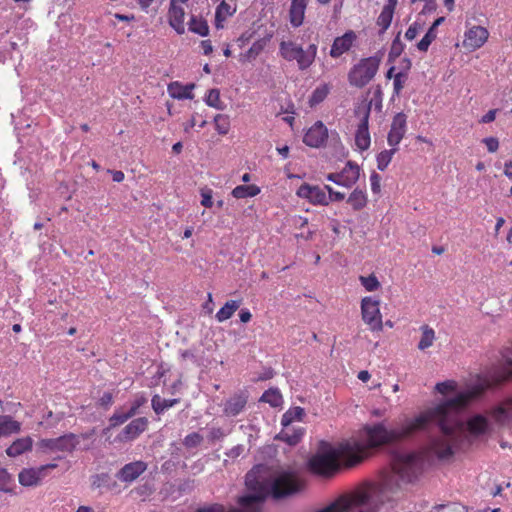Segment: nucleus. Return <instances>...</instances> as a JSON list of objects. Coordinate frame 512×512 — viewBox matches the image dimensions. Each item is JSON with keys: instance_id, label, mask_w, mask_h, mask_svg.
<instances>
[{"instance_id": "2f4dec72", "label": "nucleus", "mask_w": 512, "mask_h": 512, "mask_svg": "<svg viewBox=\"0 0 512 512\" xmlns=\"http://www.w3.org/2000/svg\"><path fill=\"white\" fill-rule=\"evenodd\" d=\"M235 12V9H233L228 3L225 1H222L220 5L217 7L215 20H216V27L222 28V22L226 20L228 16H231Z\"/></svg>"}, {"instance_id": "dca6fc26", "label": "nucleus", "mask_w": 512, "mask_h": 512, "mask_svg": "<svg viewBox=\"0 0 512 512\" xmlns=\"http://www.w3.org/2000/svg\"><path fill=\"white\" fill-rule=\"evenodd\" d=\"M356 40V34L354 31H347L344 35L335 38L333 45L330 50V55L333 58H337L347 52Z\"/></svg>"}, {"instance_id": "ea45409f", "label": "nucleus", "mask_w": 512, "mask_h": 512, "mask_svg": "<svg viewBox=\"0 0 512 512\" xmlns=\"http://www.w3.org/2000/svg\"><path fill=\"white\" fill-rule=\"evenodd\" d=\"M394 12L388 8H383L380 13L377 24L382 27V32L386 31L392 22Z\"/></svg>"}, {"instance_id": "f8f14e48", "label": "nucleus", "mask_w": 512, "mask_h": 512, "mask_svg": "<svg viewBox=\"0 0 512 512\" xmlns=\"http://www.w3.org/2000/svg\"><path fill=\"white\" fill-rule=\"evenodd\" d=\"M328 137V130L321 121H317L305 134L303 142L313 148L322 146Z\"/></svg>"}, {"instance_id": "8fccbe9b", "label": "nucleus", "mask_w": 512, "mask_h": 512, "mask_svg": "<svg viewBox=\"0 0 512 512\" xmlns=\"http://www.w3.org/2000/svg\"><path fill=\"white\" fill-rule=\"evenodd\" d=\"M131 417H133V416L130 415L129 411L127 413H115L110 418L111 426L114 427L119 424H122V423L126 422Z\"/></svg>"}, {"instance_id": "13d9d810", "label": "nucleus", "mask_w": 512, "mask_h": 512, "mask_svg": "<svg viewBox=\"0 0 512 512\" xmlns=\"http://www.w3.org/2000/svg\"><path fill=\"white\" fill-rule=\"evenodd\" d=\"M402 77H405L404 72H399L394 76V93L397 95L400 93V91L403 88V82L401 80Z\"/></svg>"}, {"instance_id": "603ef678", "label": "nucleus", "mask_w": 512, "mask_h": 512, "mask_svg": "<svg viewBox=\"0 0 512 512\" xmlns=\"http://www.w3.org/2000/svg\"><path fill=\"white\" fill-rule=\"evenodd\" d=\"M202 437L198 433H192L185 437L184 445L187 447H195L200 444Z\"/></svg>"}, {"instance_id": "f257e3e1", "label": "nucleus", "mask_w": 512, "mask_h": 512, "mask_svg": "<svg viewBox=\"0 0 512 512\" xmlns=\"http://www.w3.org/2000/svg\"><path fill=\"white\" fill-rule=\"evenodd\" d=\"M503 382L492 379L489 370L486 378L478 379L465 392H460L446 399L415 419L408 421L400 428L387 430L383 424L367 427L368 444L370 447H377L400 441L410 437L416 431L424 429L429 422H434L439 425L440 432L430 439L427 445V453L440 460L449 459L468 441V434L478 436L485 433L487 429V421L484 417L475 416L470 419L466 426L459 418V412L470 400L480 397L487 388Z\"/></svg>"}, {"instance_id": "6e6d98bb", "label": "nucleus", "mask_w": 512, "mask_h": 512, "mask_svg": "<svg viewBox=\"0 0 512 512\" xmlns=\"http://www.w3.org/2000/svg\"><path fill=\"white\" fill-rule=\"evenodd\" d=\"M325 189L328 191L329 195L328 201H341L344 199L345 195L341 192L334 191L330 186L326 185Z\"/></svg>"}, {"instance_id": "e433bc0d", "label": "nucleus", "mask_w": 512, "mask_h": 512, "mask_svg": "<svg viewBox=\"0 0 512 512\" xmlns=\"http://www.w3.org/2000/svg\"><path fill=\"white\" fill-rule=\"evenodd\" d=\"M261 401L269 403L273 407H277L282 402V396L276 389H269L260 398Z\"/></svg>"}, {"instance_id": "a18cd8bd", "label": "nucleus", "mask_w": 512, "mask_h": 512, "mask_svg": "<svg viewBox=\"0 0 512 512\" xmlns=\"http://www.w3.org/2000/svg\"><path fill=\"white\" fill-rule=\"evenodd\" d=\"M37 448L42 453H45V454H48V453H51V452H56L57 451V449H56V438L41 439L37 443Z\"/></svg>"}, {"instance_id": "69168bd1", "label": "nucleus", "mask_w": 512, "mask_h": 512, "mask_svg": "<svg viewBox=\"0 0 512 512\" xmlns=\"http://www.w3.org/2000/svg\"><path fill=\"white\" fill-rule=\"evenodd\" d=\"M201 47L203 49V53L205 55H209L213 51L212 44L209 40H204L201 42Z\"/></svg>"}, {"instance_id": "0eeeda50", "label": "nucleus", "mask_w": 512, "mask_h": 512, "mask_svg": "<svg viewBox=\"0 0 512 512\" xmlns=\"http://www.w3.org/2000/svg\"><path fill=\"white\" fill-rule=\"evenodd\" d=\"M95 435V429H92L88 432L81 433V434H74V433H67L60 437L56 438V449L60 452H67L72 453L74 450L77 449V447L80 445L81 440L83 442H87L89 440L90 443H84L80 449L82 450H89L92 448L94 437Z\"/></svg>"}, {"instance_id": "a211bd4d", "label": "nucleus", "mask_w": 512, "mask_h": 512, "mask_svg": "<svg viewBox=\"0 0 512 512\" xmlns=\"http://www.w3.org/2000/svg\"><path fill=\"white\" fill-rule=\"evenodd\" d=\"M370 106H371V103L367 107L365 115H364L363 119L361 120V123L358 126L356 136H355L356 145L362 151L367 150L370 146V135H369V131H368V119H369V113H370Z\"/></svg>"}, {"instance_id": "864d4df0", "label": "nucleus", "mask_w": 512, "mask_h": 512, "mask_svg": "<svg viewBox=\"0 0 512 512\" xmlns=\"http://www.w3.org/2000/svg\"><path fill=\"white\" fill-rule=\"evenodd\" d=\"M147 401V399L140 395V396H137L136 399L134 400L131 408L129 409V413L130 415L134 416L136 413H137V410L143 405L145 404Z\"/></svg>"}, {"instance_id": "79ce46f5", "label": "nucleus", "mask_w": 512, "mask_h": 512, "mask_svg": "<svg viewBox=\"0 0 512 512\" xmlns=\"http://www.w3.org/2000/svg\"><path fill=\"white\" fill-rule=\"evenodd\" d=\"M328 94V88L326 86L318 87L312 93V96L309 99L310 106L317 105L321 103Z\"/></svg>"}, {"instance_id": "3c124183", "label": "nucleus", "mask_w": 512, "mask_h": 512, "mask_svg": "<svg viewBox=\"0 0 512 512\" xmlns=\"http://www.w3.org/2000/svg\"><path fill=\"white\" fill-rule=\"evenodd\" d=\"M200 192L202 197L201 204L206 208L212 207V190L209 188H202Z\"/></svg>"}, {"instance_id": "0e129e2a", "label": "nucleus", "mask_w": 512, "mask_h": 512, "mask_svg": "<svg viewBox=\"0 0 512 512\" xmlns=\"http://www.w3.org/2000/svg\"><path fill=\"white\" fill-rule=\"evenodd\" d=\"M496 113H497V110L496 109H492V110H489L481 119V122L482 123H490L492 121L495 120V117H496Z\"/></svg>"}, {"instance_id": "bf43d9fd", "label": "nucleus", "mask_w": 512, "mask_h": 512, "mask_svg": "<svg viewBox=\"0 0 512 512\" xmlns=\"http://www.w3.org/2000/svg\"><path fill=\"white\" fill-rule=\"evenodd\" d=\"M484 143L486 144L488 151L491 153L496 152L499 147V142L494 137L485 138Z\"/></svg>"}, {"instance_id": "9b49d317", "label": "nucleus", "mask_w": 512, "mask_h": 512, "mask_svg": "<svg viewBox=\"0 0 512 512\" xmlns=\"http://www.w3.org/2000/svg\"><path fill=\"white\" fill-rule=\"evenodd\" d=\"M488 36L489 32L486 28L482 26H473L465 33L463 46L469 51H474L484 45Z\"/></svg>"}, {"instance_id": "39448f33", "label": "nucleus", "mask_w": 512, "mask_h": 512, "mask_svg": "<svg viewBox=\"0 0 512 512\" xmlns=\"http://www.w3.org/2000/svg\"><path fill=\"white\" fill-rule=\"evenodd\" d=\"M280 55L287 61H297L301 70L308 68L314 61L317 47L311 44L307 50H303L292 41H282L279 46Z\"/></svg>"}, {"instance_id": "680f3d73", "label": "nucleus", "mask_w": 512, "mask_h": 512, "mask_svg": "<svg viewBox=\"0 0 512 512\" xmlns=\"http://www.w3.org/2000/svg\"><path fill=\"white\" fill-rule=\"evenodd\" d=\"M510 399H512V396H511V397H509V398H507L505 401H503V403H502L500 406H498V407L494 410V412H493V417H494V419L496 420V422H498V423H500V424H505L506 422H508V421H511V420H512V416H509V417H507L505 420H501V421H500V420L497 418V415H496V414H497V411H498L499 409H501L502 407H504V406H505V404H506V402H507L508 400H510Z\"/></svg>"}, {"instance_id": "09e8293b", "label": "nucleus", "mask_w": 512, "mask_h": 512, "mask_svg": "<svg viewBox=\"0 0 512 512\" xmlns=\"http://www.w3.org/2000/svg\"><path fill=\"white\" fill-rule=\"evenodd\" d=\"M496 415L500 421L512 416V398L506 402L504 407L497 411Z\"/></svg>"}, {"instance_id": "c85d7f7f", "label": "nucleus", "mask_w": 512, "mask_h": 512, "mask_svg": "<svg viewBox=\"0 0 512 512\" xmlns=\"http://www.w3.org/2000/svg\"><path fill=\"white\" fill-rule=\"evenodd\" d=\"M152 408L156 414L163 413L166 409L174 406L179 402L178 399H165L159 395H154L152 398Z\"/></svg>"}, {"instance_id": "58836bf2", "label": "nucleus", "mask_w": 512, "mask_h": 512, "mask_svg": "<svg viewBox=\"0 0 512 512\" xmlns=\"http://www.w3.org/2000/svg\"><path fill=\"white\" fill-rule=\"evenodd\" d=\"M205 101L208 106L218 110H223L225 108L223 102L220 100V91L218 89L209 90Z\"/></svg>"}, {"instance_id": "cd10ccee", "label": "nucleus", "mask_w": 512, "mask_h": 512, "mask_svg": "<svg viewBox=\"0 0 512 512\" xmlns=\"http://www.w3.org/2000/svg\"><path fill=\"white\" fill-rule=\"evenodd\" d=\"M20 430V423L10 416H0V437L16 433Z\"/></svg>"}, {"instance_id": "4c0bfd02", "label": "nucleus", "mask_w": 512, "mask_h": 512, "mask_svg": "<svg viewBox=\"0 0 512 512\" xmlns=\"http://www.w3.org/2000/svg\"><path fill=\"white\" fill-rule=\"evenodd\" d=\"M269 38H262L253 43L251 48L246 52L245 56L248 60L255 59L265 48Z\"/></svg>"}, {"instance_id": "423d86ee", "label": "nucleus", "mask_w": 512, "mask_h": 512, "mask_svg": "<svg viewBox=\"0 0 512 512\" xmlns=\"http://www.w3.org/2000/svg\"><path fill=\"white\" fill-rule=\"evenodd\" d=\"M380 60L376 57L362 59L348 74L349 83L352 86L362 88L376 75Z\"/></svg>"}, {"instance_id": "5fc2aeb1", "label": "nucleus", "mask_w": 512, "mask_h": 512, "mask_svg": "<svg viewBox=\"0 0 512 512\" xmlns=\"http://www.w3.org/2000/svg\"><path fill=\"white\" fill-rule=\"evenodd\" d=\"M370 181H371L372 191L376 194L379 193L381 190V185H380L381 177L377 173L373 172L371 174Z\"/></svg>"}, {"instance_id": "6ab92c4d", "label": "nucleus", "mask_w": 512, "mask_h": 512, "mask_svg": "<svg viewBox=\"0 0 512 512\" xmlns=\"http://www.w3.org/2000/svg\"><path fill=\"white\" fill-rule=\"evenodd\" d=\"M148 425V420L145 417H140L130 422L119 435L121 441H130L142 433Z\"/></svg>"}, {"instance_id": "412c9836", "label": "nucleus", "mask_w": 512, "mask_h": 512, "mask_svg": "<svg viewBox=\"0 0 512 512\" xmlns=\"http://www.w3.org/2000/svg\"><path fill=\"white\" fill-rule=\"evenodd\" d=\"M360 167L352 161H348L345 167L340 172L341 186L350 188L359 179Z\"/></svg>"}, {"instance_id": "f03ea898", "label": "nucleus", "mask_w": 512, "mask_h": 512, "mask_svg": "<svg viewBox=\"0 0 512 512\" xmlns=\"http://www.w3.org/2000/svg\"><path fill=\"white\" fill-rule=\"evenodd\" d=\"M421 457L414 452H397L393 455L389 471L378 480L338 498L318 512H379L388 503L404 497V485L412 482L420 472Z\"/></svg>"}, {"instance_id": "1a4fd4ad", "label": "nucleus", "mask_w": 512, "mask_h": 512, "mask_svg": "<svg viewBox=\"0 0 512 512\" xmlns=\"http://www.w3.org/2000/svg\"><path fill=\"white\" fill-rule=\"evenodd\" d=\"M407 128V116L403 112L397 113L391 122L390 130L387 135V142L390 147L397 148L405 136Z\"/></svg>"}, {"instance_id": "bb28decb", "label": "nucleus", "mask_w": 512, "mask_h": 512, "mask_svg": "<svg viewBox=\"0 0 512 512\" xmlns=\"http://www.w3.org/2000/svg\"><path fill=\"white\" fill-rule=\"evenodd\" d=\"M242 303V300H229L225 305L217 312L216 319L219 322H224L232 317V315L238 310Z\"/></svg>"}, {"instance_id": "6e6552de", "label": "nucleus", "mask_w": 512, "mask_h": 512, "mask_svg": "<svg viewBox=\"0 0 512 512\" xmlns=\"http://www.w3.org/2000/svg\"><path fill=\"white\" fill-rule=\"evenodd\" d=\"M379 300L365 297L361 301V312L363 321L370 327L372 331H382L383 322L380 312Z\"/></svg>"}, {"instance_id": "e2e57ef3", "label": "nucleus", "mask_w": 512, "mask_h": 512, "mask_svg": "<svg viewBox=\"0 0 512 512\" xmlns=\"http://www.w3.org/2000/svg\"><path fill=\"white\" fill-rule=\"evenodd\" d=\"M113 401V396L110 392H105L99 400L101 406H109Z\"/></svg>"}, {"instance_id": "b1692460", "label": "nucleus", "mask_w": 512, "mask_h": 512, "mask_svg": "<svg viewBox=\"0 0 512 512\" xmlns=\"http://www.w3.org/2000/svg\"><path fill=\"white\" fill-rule=\"evenodd\" d=\"M194 87L195 84L182 86L178 82H173L168 85V93L172 98L175 99H192V89Z\"/></svg>"}, {"instance_id": "c756f323", "label": "nucleus", "mask_w": 512, "mask_h": 512, "mask_svg": "<svg viewBox=\"0 0 512 512\" xmlns=\"http://www.w3.org/2000/svg\"><path fill=\"white\" fill-rule=\"evenodd\" d=\"M422 336L418 343V349L423 351L429 347H431L435 340V332L428 325H423L421 327Z\"/></svg>"}, {"instance_id": "ddd939ff", "label": "nucleus", "mask_w": 512, "mask_h": 512, "mask_svg": "<svg viewBox=\"0 0 512 512\" xmlns=\"http://www.w3.org/2000/svg\"><path fill=\"white\" fill-rule=\"evenodd\" d=\"M184 17L185 10L182 4L177 0H171L168 12L169 24L178 34L185 32Z\"/></svg>"}, {"instance_id": "338daca9", "label": "nucleus", "mask_w": 512, "mask_h": 512, "mask_svg": "<svg viewBox=\"0 0 512 512\" xmlns=\"http://www.w3.org/2000/svg\"><path fill=\"white\" fill-rule=\"evenodd\" d=\"M251 317H252V315L248 310H241V312L239 314V318L242 323L249 322Z\"/></svg>"}, {"instance_id": "c9c22d12", "label": "nucleus", "mask_w": 512, "mask_h": 512, "mask_svg": "<svg viewBox=\"0 0 512 512\" xmlns=\"http://www.w3.org/2000/svg\"><path fill=\"white\" fill-rule=\"evenodd\" d=\"M188 25L190 31L197 33L201 36H206L209 32V28L205 20L197 19L196 17H191Z\"/></svg>"}, {"instance_id": "4be33fe9", "label": "nucleus", "mask_w": 512, "mask_h": 512, "mask_svg": "<svg viewBox=\"0 0 512 512\" xmlns=\"http://www.w3.org/2000/svg\"><path fill=\"white\" fill-rule=\"evenodd\" d=\"M44 474L38 468H25L18 475L19 483L25 487L37 486L40 484Z\"/></svg>"}, {"instance_id": "f3484780", "label": "nucleus", "mask_w": 512, "mask_h": 512, "mask_svg": "<svg viewBox=\"0 0 512 512\" xmlns=\"http://www.w3.org/2000/svg\"><path fill=\"white\" fill-rule=\"evenodd\" d=\"M147 468L143 461H136L126 464L118 473L117 477L123 482H132L137 479Z\"/></svg>"}, {"instance_id": "a19ab883", "label": "nucleus", "mask_w": 512, "mask_h": 512, "mask_svg": "<svg viewBox=\"0 0 512 512\" xmlns=\"http://www.w3.org/2000/svg\"><path fill=\"white\" fill-rule=\"evenodd\" d=\"M214 123H215L216 130L218 131L219 134L225 135L228 133V131H229L228 116L222 115V114H217L214 117Z\"/></svg>"}, {"instance_id": "7ed1b4c3", "label": "nucleus", "mask_w": 512, "mask_h": 512, "mask_svg": "<svg viewBox=\"0 0 512 512\" xmlns=\"http://www.w3.org/2000/svg\"><path fill=\"white\" fill-rule=\"evenodd\" d=\"M367 456V448L357 441H343L337 446L321 441L316 453L309 460L312 472L330 477L341 467H353Z\"/></svg>"}, {"instance_id": "20e7f679", "label": "nucleus", "mask_w": 512, "mask_h": 512, "mask_svg": "<svg viewBox=\"0 0 512 512\" xmlns=\"http://www.w3.org/2000/svg\"><path fill=\"white\" fill-rule=\"evenodd\" d=\"M245 484L247 493L238 500L240 509L232 508L229 512H259L262 504V465L255 466L247 473ZM197 512H225V508L213 505Z\"/></svg>"}, {"instance_id": "a878e982", "label": "nucleus", "mask_w": 512, "mask_h": 512, "mask_svg": "<svg viewBox=\"0 0 512 512\" xmlns=\"http://www.w3.org/2000/svg\"><path fill=\"white\" fill-rule=\"evenodd\" d=\"M32 439L30 437H24L14 441L6 450V453L10 457H16L21 455L25 451L31 449Z\"/></svg>"}, {"instance_id": "f704fd0d", "label": "nucleus", "mask_w": 512, "mask_h": 512, "mask_svg": "<svg viewBox=\"0 0 512 512\" xmlns=\"http://www.w3.org/2000/svg\"><path fill=\"white\" fill-rule=\"evenodd\" d=\"M304 414V409L301 407L291 408L283 415L281 423L284 427H286L296 419L301 420Z\"/></svg>"}, {"instance_id": "2eb2a0df", "label": "nucleus", "mask_w": 512, "mask_h": 512, "mask_svg": "<svg viewBox=\"0 0 512 512\" xmlns=\"http://www.w3.org/2000/svg\"><path fill=\"white\" fill-rule=\"evenodd\" d=\"M248 395L246 392H239L231 396L224 405V414L227 417L237 416L246 406Z\"/></svg>"}, {"instance_id": "49530a36", "label": "nucleus", "mask_w": 512, "mask_h": 512, "mask_svg": "<svg viewBox=\"0 0 512 512\" xmlns=\"http://www.w3.org/2000/svg\"><path fill=\"white\" fill-rule=\"evenodd\" d=\"M11 481V476L6 469L0 468V491L11 493L12 490L8 487Z\"/></svg>"}, {"instance_id": "5701e85b", "label": "nucleus", "mask_w": 512, "mask_h": 512, "mask_svg": "<svg viewBox=\"0 0 512 512\" xmlns=\"http://www.w3.org/2000/svg\"><path fill=\"white\" fill-rule=\"evenodd\" d=\"M480 309L487 316L498 318L504 311V304L499 297L492 296L481 303Z\"/></svg>"}, {"instance_id": "4468645a", "label": "nucleus", "mask_w": 512, "mask_h": 512, "mask_svg": "<svg viewBox=\"0 0 512 512\" xmlns=\"http://www.w3.org/2000/svg\"><path fill=\"white\" fill-rule=\"evenodd\" d=\"M297 195L302 198H307L313 204L328 205V197L323 189L318 186H310L303 184L299 187Z\"/></svg>"}, {"instance_id": "c03bdc74", "label": "nucleus", "mask_w": 512, "mask_h": 512, "mask_svg": "<svg viewBox=\"0 0 512 512\" xmlns=\"http://www.w3.org/2000/svg\"><path fill=\"white\" fill-rule=\"evenodd\" d=\"M361 284L365 287L367 291H375L380 287V282L376 278L375 275L371 274L369 276H360Z\"/></svg>"}, {"instance_id": "de8ad7c7", "label": "nucleus", "mask_w": 512, "mask_h": 512, "mask_svg": "<svg viewBox=\"0 0 512 512\" xmlns=\"http://www.w3.org/2000/svg\"><path fill=\"white\" fill-rule=\"evenodd\" d=\"M403 51V44L399 39V35L394 39L391 49L389 52V60H394L395 58L399 57Z\"/></svg>"}, {"instance_id": "72a5a7b5", "label": "nucleus", "mask_w": 512, "mask_h": 512, "mask_svg": "<svg viewBox=\"0 0 512 512\" xmlns=\"http://www.w3.org/2000/svg\"><path fill=\"white\" fill-rule=\"evenodd\" d=\"M397 151L398 148L391 147V149L383 150L377 155V167L380 171H384L387 168Z\"/></svg>"}, {"instance_id": "4d7b16f0", "label": "nucleus", "mask_w": 512, "mask_h": 512, "mask_svg": "<svg viewBox=\"0 0 512 512\" xmlns=\"http://www.w3.org/2000/svg\"><path fill=\"white\" fill-rule=\"evenodd\" d=\"M453 388L454 382L452 381L441 382L436 385V390L441 394H446L448 391L453 390Z\"/></svg>"}, {"instance_id": "473e14b6", "label": "nucleus", "mask_w": 512, "mask_h": 512, "mask_svg": "<svg viewBox=\"0 0 512 512\" xmlns=\"http://www.w3.org/2000/svg\"><path fill=\"white\" fill-rule=\"evenodd\" d=\"M260 192L259 188L255 185H239L232 191L235 198L253 197Z\"/></svg>"}, {"instance_id": "9d476101", "label": "nucleus", "mask_w": 512, "mask_h": 512, "mask_svg": "<svg viewBox=\"0 0 512 512\" xmlns=\"http://www.w3.org/2000/svg\"><path fill=\"white\" fill-rule=\"evenodd\" d=\"M490 376L496 381H508L512 378V350L503 352L501 361L490 368Z\"/></svg>"}, {"instance_id": "393cba45", "label": "nucleus", "mask_w": 512, "mask_h": 512, "mask_svg": "<svg viewBox=\"0 0 512 512\" xmlns=\"http://www.w3.org/2000/svg\"><path fill=\"white\" fill-rule=\"evenodd\" d=\"M445 18L444 17H439L437 18L434 23L432 24V26L429 28V30L427 31V33L425 34V36L420 40V42L417 44V48L420 50V51H427L430 44L432 43V41L434 39H436L437 37V33H436V28L442 24L444 22Z\"/></svg>"}, {"instance_id": "774afa93", "label": "nucleus", "mask_w": 512, "mask_h": 512, "mask_svg": "<svg viewBox=\"0 0 512 512\" xmlns=\"http://www.w3.org/2000/svg\"><path fill=\"white\" fill-rule=\"evenodd\" d=\"M327 179L329 181H332L338 185H341V178H340V172L339 173H330L327 176Z\"/></svg>"}, {"instance_id": "aec40b11", "label": "nucleus", "mask_w": 512, "mask_h": 512, "mask_svg": "<svg viewBox=\"0 0 512 512\" xmlns=\"http://www.w3.org/2000/svg\"><path fill=\"white\" fill-rule=\"evenodd\" d=\"M309 0H292L289 10V19L293 27L302 25L305 17V10Z\"/></svg>"}, {"instance_id": "37998d69", "label": "nucleus", "mask_w": 512, "mask_h": 512, "mask_svg": "<svg viewBox=\"0 0 512 512\" xmlns=\"http://www.w3.org/2000/svg\"><path fill=\"white\" fill-rule=\"evenodd\" d=\"M302 437L301 431H293L292 433H289L287 431H282L278 438L285 441L289 445H296Z\"/></svg>"}, {"instance_id": "052dcab7", "label": "nucleus", "mask_w": 512, "mask_h": 512, "mask_svg": "<svg viewBox=\"0 0 512 512\" xmlns=\"http://www.w3.org/2000/svg\"><path fill=\"white\" fill-rule=\"evenodd\" d=\"M421 28V26L418 24V23H414L412 24L406 31L405 33V37L406 39L408 40H413L417 33H418V30Z\"/></svg>"}, {"instance_id": "7c9ffc66", "label": "nucleus", "mask_w": 512, "mask_h": 512, "mask_svg": "<svg viewBox=\"0 0 512 512\" xmlns=\"http://www.w3.org/2000/svg\"><path fill=\"white\" fill-rule=\"evenodd\" d=\"M347 202L354 210H361L367 204V196L362 190L355 189L348 197Z\"/></svg>"}]
</instances>
